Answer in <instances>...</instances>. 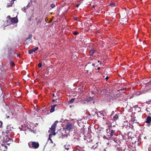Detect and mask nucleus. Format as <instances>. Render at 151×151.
I'll use <instances>...</instances> for the list:
<instances>
[{
	"instance_id": "nucleus-1",
	"label": "nucleus",
	"mask_w": 151,
	"mask_h": 151,
	"mask_svg": "<svg viewBox=\"0 0 151 151\" xmlns=\"http://www.w3.org/2000/svg\"><path fill=\"white\" fill-rule=\"evenodd\" d=\"M29 147L31 148L35 149L37 148L39 146V144L37 142H30L28 143Z\"/></svg>"
},
{
	"instance_id": "nucleus-2",
	"label": "nucleus",
	"mask_w": 151,
	"mask_h": 151,
	"mask_svg": "<svg viewBox=\"0 0 151 151\" xmlns=\"http://www.w3.org/2000/svg\"><path fill=\"white\" fill-rule=\"evenodd\" d=\"M7 18L8 19V21L10 22L11 24H14L18 22L17 16L14 18H11L10 16H8Z\"/></svg>"
},
{
	"instance_id": "nucleus-3",
	"label": "nucleus",
	"mask_w": 151,
	"mask_h": 151,
	"mask_svg": "<svg viewBox=\"0 0 151 151\" xmlns=\"http://www.w3.org/2000/svg\"><path fill=\"white\" fill-rule=\"evenodd\" d=\"M97 143L94 141L93 140L91 141V142H90L88 144L89 147L91 148H96L97 149L98 151H99V149H98L97 147Z\"/></svg>"
},
{
	"instance_id": "nucleus-4",
	"label": "nucleus",
	"mask_w": 151,
	"mask_h": 151,
	"mask_svg": "<svg viewBox=\"0 0 151 151\" xmlns=\"http://www.w3.org/2000/svg\"><path fill=\"white\" fill-rule=\"evenodd\" d=\"M58 121L57 120L56 121L52 126L50 129L51 131V133H52L53 135H55V128L56 127L57 124L58 123Z\"/></svg>"
},
{
	"instance_id": "nucleus-5",
	"label": "nucleus",
	"mask_w": 151,
	"mask_h": 151,
	"mask_svg": "<svg viewBox=\"0 0 151 151\" xmlns=\"http://www.w3.org/2000/svg\"><path fill=\"white\" fill-rule=\"evenodd\" d=\"M74 126L70 122L68 123L65 126V129L67 130L71 131L73 130Z\"/></svg>"
},
{
	"instance_id": "nucleus-6",
	"label": "nucleus",
	"mask_w": 151,
	"mask_h": 151,
	"mask_svg": "<svg viewBox=\"0 0 151 151\" xmlns=\"http://www.w3.org/2000/svg\"><path fill=\"white\" fill-rule=\"evenodd\" d=\"M41 19L40 17H37L35 18V23L33 24V26L35 27H36L38 24H40L41 22Z\"/></svg>"
},
{
	"instance_id": "nucleus-7",
	"label": "nucleus",
	"mask_w": 151,
	"mask_h": 151,
	"mask_svg": "<svg viewBox=\"0 0 151 151\" xmlns=\"http://www.w3.org/2000/svg\"><path fill=\"white\" fill-rule=\"evenodd\" d=\"M106 132L107 133V135L109 138H110L113 135L114 132V130H111L109 129H106Z\"/></svg>"
},
{
	"instance_id": "nucleus-8",
	"label": "nucleus",
	"mask_w": 151,
	"mask_h": 151,
	"mask_svg": "<svg viewBox=\"0 0 151 151\" xmlns=\"http://www.w3.org/2000/svg\"><path fill=\"white\" fill-rule=\"evenodd\" d=\"M96 50L95 48H92L89 51V55L90 56H93L96 52Z\"/></svg>"
},
{
	"instance_id": "nucleus-9",
	"label": "nucleus",
	"mask_w": 151,
	"mask_h": 151,
	"mask_svg": "<svg viewBox=\"0 0 151 151\" xmlns=\"http://www.w3.org/2000/svg\"><path fill=\"white\" fill-rule=\"evenodd\" d=\"M7 149V147L6 145L1 144L0 146V151H6Z\"/></svg>"
},
{
	"instance_id": "nucleus-10",
	"label": "nucleus",
	"mask_w": 151,
	"mask_h": 151,
	"mask_svg": "<svg viewBox=\"0 0 151 151\" xmlns=\"http://www.w3.org/2000/svg\"><path fill=\"white\" fill-rule=\"evenodd\" d=\"M85 140H86L89 143L93 140L92 138L90 137H85L84 138Z\"/></svg>"
},
{
	"instance_id": "nucleus-11",
	"label": "nucleus",
	"mask_w": 151,
	"mask_h": 151,
	"mask_svg": "<svg viewBox=\"0 0 151 151\" xmlns=\"http://www.w3.org/2000/svg\"><path fill=\"white\" fill-rule=\"evenodd\" d=\"M38 49V47H36L29 51L28 53L29 54L32 53L33 52H35V51L37 50Z\"/></svg>"
},
{
	"instance_id": "nucleus-12",
	"label": "nucleus",
	"mask_w": 151,
	"mask_h": 151,
	"mask_svg": "<svg viewBox=\"0 0 151 151\" xmlns=\"http://www.w3.org/2000/svg\"><path fill=\"white\" fill-rule=\"evenodd\" d=\"M57 104H55L51 106V109L50 110V112L52 113L54 112L55 111V108L56 106H57Z\"/></svg>"
},
{
	"instance_id": "nucleus-13",
	"label": "nucleus",
	"mask_w": 151,
	"mask_h": 151,
	"mask_svg": "<svg viewBox=\"0 0 151 151\" xmlns=\"http://www.w3.org/2000/svg\"><path fill=\"white\" fill-rule=\"evenodd\" d=\"M151 122V117L148 116L146 119L145 122L147 123H150Z\"/></svg>"
},
{
	"instance_id": "nucleus-14",
	"label": "nucleus",
	"mask_w": 151,
	"mask_h": 151,
	"mask_svg": "<svg viewBox=\"0 0 151 151\" xmlns=\"http://www.w3.org/2000/svg\"><path fill=\"white\" fill-rule=\"evenodd\" d=\"M64 147L65 149L67 150H68L69 149H70L71 147V146L67 145H64Z\"/></svg>"
},
{
	"instance_id": "nucleus-15",
	"label": "nucleus",
	"mask_w": 151,
	"mask_h": 151,
	"mask_svg": "<svg viewBox=\"0 0 151 151\" xmlns=\"http://www.w3.org/2000/svg\"><path fill=\"white\" fill-rule=\"evenodd\" d=\"M52 135H53L52 133H51L49 135L48 139L50 140V142L51 143H53V142L51 138V136H52Z\"/></svg>"
},
{
	"instance_id": "nucleus-16",
	"label": "nucleus",
	"mask_w": 151,
	"mask_h": 151,
	"mask_svg": "<svg viewBox=\"0 0 151 151\" xmlns=\"http://www.w3.org/2000/svg\"><path fill=\"white\" fill-rule=\"evenodd\" d=\"M118 118V116L117 114H116L114 115L113 116V119L114 121H116V120Z\"/></svg>"
},
{
	"instance_id": "nucleus-17",
	"label": "nucleus",
	"mask_w": 151,
	"mask_h": 151,
	"mask_svg": "<svg viewBox=\"0 0 151 151\" xmlns=\"http://www.w3.org/2000/svg\"><path fill=\"white\" fill-rule=\"evenodd\" d=\"M32 37V35L31 34H29L27 37V38H26V39L25 40V41L27 40H28L29 39H30Z\"/></svg>"
},
{
	"instance_id": "nucleus-18",
	"label": "nucleus",
	"mask_w": 151,
	"mask_h": 151,
	"mask_svg": "<svg viewBox=\"0 0 151 151\" xmlns=\"http://www.w3.org/2000/svg\"><path fill=\"white\" fill-rule=\"evenodd\" d=\"M92 99V97H90L87 99H85V101L87 102L90 101Z\"/></svg>"
},
{
	"instance_id": "nucleus-19",
	"label": "nucleus",
	"mask_w": 151,
	"mask_h": 151,
	"mask_svg": "<svg viewBox=\"0 0 151 151\" xmlns=\"http://www.w3.org/2000/svg\"><path fill=\"white\" fill-rule=\"evenodd\" d=\"M75 99V98H73L71 99L68 102L69 104H71L73 103Z\"/></svg>"
},
{
	"instance_id": "nucleus-20",
	"label": "nucleus",
	"mask_w": 151,
	"mask_h": 151,
	"mask_svg": "<svg viewBox=\"0 0 151 151\" xmlns=\"http://www.w3.org/2000/svg\"><path fill=\"white\" fill-rule=\"evenodd\" d=\"M15 65V64L13 61H11L10 62V65L12 67H13Z\"/></svg>"
},
{
	"instance_id": "nucleus-21",
	"label": "nucleus",
	"mask_w": 151,
	"mask_h": 151,
	"mask_svg": "<svg viewBox=\"0 0 151 151\" xmlns=\"http://www.w3.org/2000/svg\"><path fill=\"white\" fill-rule=\"evenodd\" d=\"M150 109V108H147L146 109V111H147V114H148L150 115H151L150 113V112L149 110H149Z\"/></svg>"
},
{
	"instance_id": "nucleus-22",
	"label": "nucleus",
	"mask_w": 151,
	"mask_h": 151,
	"mask_svg": "<svg viewBox=\"0 0 151 151\" xmlns=\"http://www.w3.org/2000/svg\"><path fill=\"white\" fill-rule=\"evenodd\" d=\"M13 51V50H12V49L11 48L9 49L8 51L9 52V55H12L10 54V53L12 52Z\"/></svg>"
},
{
	"instance_id": "nucleus-23",
	"label": "nucleus",
	"mask_w": 151,
	"mask_h": 151,
	"mask_svg": "<svg viewBox=\"0 0 151 151\" xmlns=\"http://www.w3.org/2000/svg\"><path fill=\"white\" fill-rule=\"evenodd\" d=\"M73 35H77L79 34V33L77 31H76L73 33Z\"/></svg>"
},
{
	"instance_id": "nucleus-24",
	"label": "nucleus",
	"mask_w": 151,
	"mask_h": 151,
	"mask_svg": "<svg viewBox=\"0 0 151 151\" xmlns=\"http://www.w3.org/2000/svg\"><path fill=\"white\" fill-rule=\"evenodd\" d=\"M115 4L114 3H111L110 4V6H115Z\"/></svg>"
},
{
	"instance_id": "nucleus-25",
	"label": "nucleus",
	"mask_w": 151,
	"mask_h": 151,
	"mask_svg": "<svg viewBox=\"0 0 151 151\" xmlns=\"http://www.w3.org/2000/svg\"><path fill=\"white\" fill-rule=\"evenodd\" d=\"M42 66V63H40L38 64V66L39 68H41Z\"/></svg>"
},
{
	"instance_id": "nucleus-26",
	"label": "nucleus",
	"mask_w": 151,
	"mask_h": 151,
	"mask_svg": "<svg viewBox=\"0 0 151 151\" xmlns=\"http://www.w3.org/2000/svg\"><path fill=\"white\" fill-rule=\"evenodd\" d=\"M19 109H23V108H24V106L22 105V106H21L20 105H19Z\"/></svg>"
},
{
	"instance_id": "nucleus-27",
	"label": "nucleus",
	"mask_w": 151,
	"mask_h": 151,
	"mask_svg": "<svg viewBox=\"0 0 151 151\" xmlns=\"http://www.w3.org/2000/svg\"><path fill=\"white\" fill-rule=\"evenodd\" d=\"M50 6L52 8H53L55 6V5L54 4H52L50 5Z\"/></svg>"
},
{
	"instance_id": "nucleus-28",
	"label": "nucleus",
	"mask_w": 151,
	"mask_h": 151,
	"mask_svg": "<svg viewBox=\"0 0 151 151\" xmlns=\"http://www.w3.org/2000/svg\"><path fill=\"white\" fill-rule=\"evenodd\" d=\"M126 88H127L125 87V88H123L120 89V90L121 91H123V90H125L126 89Z\"/></svg>"
},
{
	"instance_id": "nucleus-29",
	"label": "nucleus",
	"mask_w": 151,
	"mask_h": 151,
	"mask_svg": "<svg viewBox=\"0 0 151 151\" xmlns=\"http://www.w3.org/2000/svg\"><path fill=\"white\" fill-rule=\"evenodd\" d=\"M11 140V139L10 138L8 137V138H7L6 139V141L7 142V141H9V140Z\"/></svg>"
},
{
	"instance_id": "nucleus-30",
	"label": "nucleus",
	"mask_w": 151,
	"mask_h": 151,
	"mask_svg": "<svg viewBox=\"0 0 151 151\" xmlns=\"http://www.w3.org/2000/svg\"><path fill=\"white\" fill-rule=\"evenodd\" d=\"M32 20H33V19L31 17H30L28 19V20L29 21H31Z\"/></svg>"
},
{
	"instance_id": "nucleus-31",
	"label": "nucleus",
	"mask_w": 151,
	"mask_h": 151,
	"mask_svg": "<svg viewBox=\"0 0 151 151\" xmlns=\"http://www.w3.org/2000/svg\"><path fill=\"white\" fill-rule=\"evenodd\" d=\"M10 128V127L9 126H8L7 127V129L8 130H11V129Z\"/></svg>"
},
{
	"instance_id": "nucleus-32",
	"label": "nucleus",
	"mask_w": 151,
	"mask_h": 151,
	"mask_svg": "<svg viewBox=\"0 0 151 151\" xmlns=\"http://www.w3.org/2000/svg\"><path fill=\"white\" fill-rule=\"evenodd\" d=\"M57 100V99H52V102H55V101H56Z\"/></svg>"
},
{
	"instance_id": "nucleus-33",
	"label": "nucleus",
	"mask_w": 151,
	"mask_h": 151,
	"mask_svg": "<svg viewBox=\"0 0 151 151\" xmlns=\"http://www.w3.org/2000/svg\"><path fill=\"white\" fill-rule=\"evenodd\" d=\"M109 78V77L108 76H106V77L105 78V79L106 81H107L108 79Z\"/></svg>"
},
{
	"instance_id": "nucleus-34",
	"label": "nucleus",
	"mask_w": 151,
	"mask_h": 151,
	"mask_svg": "<svg viewBox=\"0 0 151 151\" xmlns=\"http://www.w3.org/2000/svg\"><path fill=\"white\" fill-rule=\"evenodd\" d=\"M26 128H25V127H24L22 129V130H26Z\"/></svg>"
},
{
	"instance_id": "nucleus-35",
	"label": "nucleus",
	"mask_w": 151,
	"mask_h": 151,
	"mask_svg": "<svg viewBox=\"0 0 151 151\" xmlns=\"http://www.w3.org/2000/svg\"><path fill=\"white\" fill-rule=\"evenodd\" d=\"M150 83H151V80H150V81L148 83H147V84H150Z\"/></svg>"
},
{
	"instance_id": "nucleus-36",
	"label": "nucleus",
	"mask_w": 151,
	"mask_h": 151,
	"mask_svg": "<svg viewBox=\"0 0 151 151\" xmlns=\"http://www.w3.org/2000/svg\"><path fill=\"white\" fill-rule=\"evenodd\" d=\"M79 5L80 4H78L76 5V6L77 7H78L79 6Z\"/></svg>"
},
{
	"instance_id": "nucleus-37",
	"label": "nucleus",
	"mask_w": 151,
	"mask_h": 151,
	"mask_svg": "<svg viewBox=\"0 0 151 151\" xmlns=\"http://www.w3.org/2000/svg\"><path fill=\"white\" fill-rule=\"evenodd\" d=\"M92 66H93V67L95 66V64L93 63L92 64Z\"/></svg>"
},
{
	"instance_id": "nucleus-38",
	"label": "nucleus",
	"mask_w": 151,
	"mask_h": 151,
	"mask_svg": "<svg viewBox=\"0 0 151 151\" xmlns=\"http://www.w3.org/2000/svg\"><path fill=\"white\" fill-rule=\"evenodd\" d=\"M100 67H98V68H97V70H99L100 69Z\"/></svg>"
},
{
	"instance_id": "nucleus-39",
	"label": "nucleus",
	"mask_w": 151,
	"mask_h": 151,
	"mask_svg": "<svg viewBox=\"0 0 151 151\" xmlns=\"http://www.w3.org/2000/svg\"><path fill=\"white\" fill-rule=\"evenodd\" d=\"M149 102V101H146V103L147 104H149V103H148V102Z\"/></svg>"
},
{
	"instance_id": "nucleus-40",
	"label": "nucleus",
	"mask_w": 151,
	"mask_h": 151,
	"mask_svg": "<svg viewBox=\"0 0 151 151\" xmlns=\"http://www.w3.org/2000/svg\"><path fill=\"white\" fill-rule=\"evenodd\" d=\"M22 10H23V11H24L25 10V9H22Z\"/></svg>"
},
{
	"instance_id": "nucleus-41",
	"label": "nucleus",
	"mask_w": 151,
	"mask_h": 151,
	"mask_svg": "<svg viewBox=\"0 0 151 151\" xmlns=\"http://www.w3.org/2000/svg\"><path fill=\"white\" fill-rule=\"evenodd\" d=\"M45 75V74L44 75V76H45V77H47V76H46Z\"/></svg>"
},
{
	"instance_id": "nucleus-42",
	"label": "nucleus",
	"mask_w": 151,
	"mask_h": 151,
	"mask_svg": "<svg viewBox=\"0 0 151 151\" xmlns=\"http://www.w3.org/2000/svg\"><path fill=\"white\" fill-rule=\"evenodd\" d=\"M74 20H77V18H76V19H74Z\"/></svg>"
},
{
	"instance_id": "nucleus-43",
	"label": "nucleus",
	"mask_w": 151,
	"mask_h": 151,
	"mask_svg": "<svg viewBox=\"0 0 151 151\" xmlns=\"http://www.w3.org/2000/svg\"><path fill=\"white\" fill-rule=\"evenodd\" d=\"M98 63H99V62H100V61H99V60H98Z\"/></svg>"
},
{
	"instance_id": "nucleus-44",
	"label": "nucleus",
	"mask_w": 151,
	"mask_h": 151,
	"mask_svg": "<svg viewBox=\"0 0 151 151\" xmlns=\"http://www.w3.org/2000/svg\"><path fill=\"white\" fill-rule=\"evenodd\" d=\"M104 139H106V138H105V137H104Z\"/></svg>"
},
{
	"instance_id": "nucleus-45",
	"label": "nucleus",
	"mask_w": 151,
	"mask_h": 151,
	"mask_svg": "<svg viewBox=\"0 0 151 151\" xmlns=\"http://www.w3.org/2000/svg\"><path fill=\"white\" fill-rule=\"evenodd\" d=\"M104 139H106V138H105V137H104Z\"/></svg>"
},
{
	"instance_id": "nucleus-46",
	"label": "nucleus",
	"mask_w": 151,
	"mask_h": 151,
	"mask_svg": "<svg viewBox=\"0 0 151 151\" xmlns=\"http://www.w3.org/2000/svg\"><path fill=\"white\" fill-rule=\"evenodd\" d=\"M52 95H53V96H55V95H54V94H52Z\"/></svg>"
},
{
	"instance_id": "nucleus-47",
	"label": "nucleus",
	"mask_w": 151,
	"mask_h": 151,
	"mask_svg": "<svg viewBox=\"0 0 151 151\" xmlns=\"http://www.w3.org/2000/svg\"><path fill=\"white\" fill-rule=\"evenodd\" d=\"M71 150L72 151H75L74 150Z\"/></svg>"
},
{
	"instance_id": "nucleus-48",
	"label": "nucleus",
	"mask_w": 151,
	"mask_h": 151,
	"mask_svg": "<svg viewBox=\"0 0 151 151\" xmlns=\"http://www.w3.org/2000/svg\"><path fill=\"white\" fill-rule=\"evenodd\" d=\"M17 55L18 56H19V54H17Z\"/></svg>"
},
{
	"instance_id": "nucleus-49",
	"label": "nucleus",
	"mask_w": 151,
	"mask_h": 151,
	"mask_svg": "<svg viewBox=\"0 0 151 151\" xmlns=\"http://www.w3.org/2000/svg\"><path fill=\"white\" fill-rule=\"evenodd\" d=\"M19 104H21L20 103V102L19 101Z\"/></svg>"
},
{
	"instance_id": "nucleus-50",
	"label": "nucleus",
	"mask_w": 151,
	"mask_h": 151,
	"mask_svg": "<svg viewBox=\"0 0 151 151\" xmlns=\"http://www.w3.org/2000/svg\"><path fill=\"white\" fill-rule=\"evenodd\" d=\"M22 73H23V72H21V73H22Z\"/></svg>"
},
{
	"instance_id": "nucleus-51",
	"label": "nucleus",
	"mask_w": 151,
	"mask_h": 151,
	"mask_svg": "<svg viewBox=\"0 0 151 151\" xmlns=\"http://www.w3.org/2000/svg\"><path fill=\"white\" fill-rule=\"evenodd\" d=\"M32 24H33V23H32V24H31V25H32Z\"/></svg>"
},
{
	"instance_id": "nucleus-52",
	"label": "nucleus",
	"mask_w": 151,
	"mask_h": 151,
	"mask_svg": "<svg viewBox=\"0 0 151 151\" xmlns=\"http://www.w3.org/2000/svg\"><path fill=\"white\" fill-rule=\"evenodd\" d=\"M9 116H8V117H9Z\"/></svg>"
},
{
	"instance_id": "nucleus-53",
	"label": "nucleus",
	"mask_w": 151,
	"mask_h": 151,
	"mask_svg": "<svg viewBox=\"0 0 151 151\" xmlns=\"http://www.w3.org/2000/svg\"><path fill=\"white\" fill-rule=\"evenodd\" d=\"M21 129L22 130V129L23 128H21Z\"/></svg>"
}]
</instances>
